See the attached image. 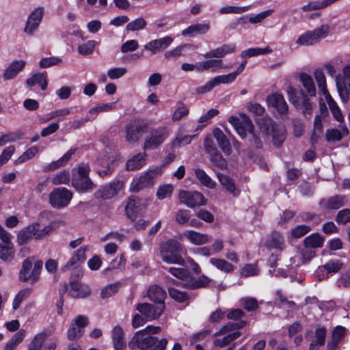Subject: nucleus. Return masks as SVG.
I'll return each mask as SVG.
<instances>
[{
    "label": "nucleus",
    "instance_id": "f257e3e1",
    "mask_svg": "<svg viewBox=\"0 0 350 350\" xmlns=\"http://www.w3.org/2000/svg\"><path fill=\"white\" fill-rule=\"evenodd\" d=\"M228 121L241 138H245L249 134L251 137L250 141L252 146L256 148L262 146L260 140L253 132L254 126L248 116L245 114L241 115L239 117L231 116Z\"/></svg>",
    "mask_w": 350,
    "mask_h": 350
},
{
    "label": "nucleus",
    "instance_id": "f03ea898",
    "mask_svg": "<svg viewBox=\"0 0 350 350\" xmlns=\"http://www.w3.org/2000/svg\"><path fill=\"white\" fill-rule=\"evenodd\" d=\"M167 344L166 338L158 340L155 336L145 335L137 331L129 342V347L131 349L146 350L153 347L154 350H164Z\"/></svg>",
    "mask_w": 350,
    "mask_h": 350
},
{
    "label": "nucleus",
    "instance_id": "7ed1b4c3",
    "mask_svg": "<svg viewBox=\"0 0 350 350\" xmlns=\"http://www.w3.org/2000/svg\"><path fill=\"white\" fill-rule=\"evenodd\" d=\"M245 325V321H241L238 323L229 322L223 325L214 334V336H224L221 338H215L213 345L215 347L223 348L232 341L236 340L241 335L239 329Z\"/></svg>",
    "mask_w": 350,
    "mask_h": 350
},
{
    "label": "nucleus",
    "instance_id": "20e7f679",
    "mask_svg": "<svg viewBox=\"0 0 350 350\" xmlns=\"http://www.w3.org/2000/svg\"><path fill=\"white\" fill-rule=\"evenodd\" d=\"M183 250L182 245L175 239H169L160 245V255L163 262L168 264L184 265L185 260L178 253Z\"/></svg>",
    "mask_w": 350,
    "mask_h": 350
},
{
    "label": "nucleus",
    "instance_id": "39448f33",
    "mask_svg": "<svg viewBox=\"0 0 350 350\" xmlns=\"http://www.w3.org/2000/svg\"><path fill=\"white\" fill-rule=\"evenodd\" d=\"M90 167L88 164L81 163L72 171V185L78 191L87 192L92 190L95 185L90 179Z\"/></svg>",
    "mask_w": 350,
    "mask_h": 350
},
{
    "label": "nucleus",
    "instance_id": "423d86ee",
    "mask_svg": "<svg viewBox=\"0 0 350 350\" xmlns=\"http://www.w3.org/2000/svg\"><path fill=\"white\" fill-rule=\"evenodd\" d=\"M257 124L260 132L271 135L275 146H280L285 139V129L282 124H275L269 118H258Z\"/></svg>",
    "mask_w": 350,
    "mask_h": 350
},
{
    "label": "nucleus",
    "instance_id": "0eeeda50",
    "mask_svg": "<svg viewBox=\"0 0 350 350\" xmlns=\"http://www.w3.org/2000/svg\"><path fill=\"white\" fill-rule=\"evenodd\" d=\"M33 257H29L23 262L22 268L19 272L21 281H30L33 284L39 280L43 263L42 260H36L33 266Z\"/></svg>",
    "mask_w": 350,
    "mask_h": 350
},
{
    "label": "nucleus",
    "instance_id": "6e6552de",
    "mask_svg": "<svg viewBox=\"0 0 350 350\" xmlns=\"http://www.w3.org/2000/svg\"><path fill=\"white\" fill-rule=\"evenodd\" d=\"M329 31V25L323 24L313 31H307L301 35L297 39V43L304 46L313 45L318 43L322 38H325Z\"/></svg>",
    "mask_w": 350,
    "mask_h": 350
},
{
    "label": "nucleus",
    "instance_id": "1a4fd4ad",
    "mask_svg": "<svg viewBox=\"0 0 350 350\" xmlns=\"http://www.w3.org/2000/svg\"><path fill=\"white\" fill-rule=\"evenodd\" d=\"M168 136L169 131L166 127L161 126L152 130L145 139L144 150L157 148L163 143Z\"/></svg>",
    "mask_w": 350,
    "mask_h": 350
},
{
    "label": "nucleus",
    "instance_id": "9d476101",
    "mask_svg": "<svg viewBox=\"0 0 350 350\" xmlns=\"http://www.w3.org/2000/svg\"><path fill=\"white\" fill-rule=\"evenodd\" d=\"M72 198V193L65 187H58L53 190L49 195L51 206L56 208L66 206Z\"/></svg>",
    "mask_w": 350,
    "mask_h": 350
},
{
    "label": "nucleus",
    "instance_id": "9b49d317",
    "mask_svg": "<svg viewBox=\"0 0 350 350\" xmlns=\"http://www.w3.org/2000/svg\"><path fill=\"white\" fill-rule=\"evenodd\" d=\"M224 67L223 61L221 59H206L193 64L184 63L181 66V68L184 71L196 70L198 72H203L210 69L224 68Z\"/></svg>",
    "mask_w": 350,
    "mask_h": 350
},
{
    "label": "nucleus",
    "instance_id": "f8f14e48",
    "mask_svg": "<svg viewBox=\"0 0 350 350\" xmlns=\"http://www.w3.org/2000/svg\"><path fill=\"white\" fill-rule=\"evenodd\" d=\"M159 173L160 170L159 169L150 170L146 172L139 178L133 180L131 185V190L133 192H138L141 189L153 185L155 178Z\"/></svg>",
    "mask_w": 350,
    "mask_h": 350
},
{
    "label": "nucleus",
    "instance_id": "ddd939ff",
    "mask_svg": "<svg viewBox=\"0 0 350 350\" xmlns=\"http://www.w3.org/2000/svg\"><path fill=\"white\" fill-rule=\"evenodd\" d=\"M124 187L123 181L114 180L94 193V197L99 200H107L116 196Z\"/></svg>",
    "mask_w": 350,
    "mask_h": 350
},
{
    "label": "nucleus",
    "instance_id": "4468645a",
    "mask_svg": "<svg viewBox=\"0 0 350 350\" xmlns=\"http://www.w3.org/2000/svg\"><path fill=\"white\" fill-rule=\"evenodd\" d=\"M136 310L144 316L146 320L157 319L165 310V304L153 306L149 303H142L136 305Z\"/></svg>",
    "mask_w": 350,
    "mask_h": 350
},
{
    "label": "nucleus",
    "instance_id": "2eb2a0df",
    "mask_svg": "<svg viewBox=\"0 0 350 350\" xmlns=\"http://www.w3.org/2000/svg\"><path fill=\"white\" fill-rule=\"evenodd\" d=\"M178 198L180 203L190 208L202 206L206 203L204 196L198 191L181 190L179 192Z\"/></svg>",
    "mask_w": 350,
    "mask_h": 350
},
{
    "label": "nucleus",
    "instance_id": "dca6fc26",
    "mask_svg": "<svg viewBox=\"0 0 350 350\" xmlns=\"http://www.w3.org/2000/svg\"><path fill=\"white\" fill-rule=\"evenodd\" d=\"M88 319L83 315L77 316L71 323L67 332V337L70 340H75L82 336L84 327L88 325Z\"/></svg>",
    "mask_w": 350,
    "mask_h": 350
},
{
    "label": "nucleus",
    "instance_id": "f3484780",
    "mask_svg": "<svg viewBox=\"0 0 350 350\" xmlns=\"http://www.w3.org/2000/svg\"><path fill=\"white\" fill-rule=\"evenodd\" d=\"M148 129V122L128 124L125 129V139L129 142H136L142 138L144 133H147Z\"/></svg>",
    "mask_w": 350,
    "mask_h": 350
},
{
    "label": "nucleus",
    "instance_id": "a211bd4d",
    "mask_svg": "<svg viewBox=\"0 0 350 350\" xmlns=\"http://www.w3.org/2000/svg\"><path fill=\"white\" fill-rule=\"evenodd\" d=\"M342 72V77H336V83L341 98L346 100L350 92V66L344 67Z\"/></svg>",
    "mask_w": 350,
    "mask_h": 350
},
{
    "label": "nucleus",
    "instance_id": "6ab92c4d",
    "mask_svg": "<svg viewBox=\"0 0 350 350\" xmlns=\"http://www.w3.org/2000/svg\"><path fill=\"white\" fill-rule=\"evenodd\" d=\"M213 135L217 140V142L223 152L226 155H230L232 153L231 140L232 136H227L219 128H216L213 131Z\"/></svg>",
    "mask_w": 350,
    "mask_h": 350
},
{
    "label": "nucleus",
    "instance_id": "aec40b11",
    "mask_svg": "<svg viewBox=\"0 0 350 350\" xmlns=\"http://www.w3.org/2000/svg\"><path fill=\"white\" fill-rule=\"evenodd\" d=\"M347 202L346 196L338 194L321 200L319 204L328 210H336L344 206Z\"/></svg>",
    "mask_w": 350,
    "mask_h": 350
},
{
    "label": "nucleus",
    "instance_id": "412c9836",
    "mask_svg": "<svg viewBox=\"0 0 350 350\" xmlns=\"http://www.w3.org/2000/svg\"><path fill=\"white\" fill-rule=\"evenodd\" d=\"M91 293L90 288L77 280L70 282V288L68 289V295L72 298H84L89 296Z\"/></svg>",
    "mask_w": 350,
    "mask_h": 350
},
{
    "label": "nucleus",
    "instance_id": "4be33fe9",
    "mask_svg": "<svg viewBox=\"0 0 350 350\" xmlns=\"http://www.w3.org/2000/svg\"><path fill=\"white\" fill-rule=\"evenodd\" d=\"M39 224L34 223L21 229L17 235V243L22 245L26 244L29 240L37 239V232Z\"/></svg>",
    "mask_w": 350,
    "mask_h": 350
},
{
    "label": "nucleus",
    "instance_id": "5701e85b",
    "mask_svg": "<svg viewBox=\"0 0 350 350\" xmlns=\"http://www.w3.org/2000/svg\"><path fill=\"white\" fill-rule=\"evenodd\" d=\"M236 45L234 44H226L219 47L213 49L204 55L206 59H221L227 54L235 51Z\"/></svg>",
    "mask_w": 350,
    "mask_h": 350
},
{
    "label": "nucleus",
    "instance_id": "b1692460",
    "mask_svg": "<svg viewBox=\"0 0 350 350\" xmlns=\"http://www.w3.org/2000/svg\"><path fill=\"white\" fill-rule=\"evenodd\" d=\"M90 245H87L82 246L76 251H75L71 258L63 267L62 270L66 271L73 266L84 262L86 259L85 253L90 249Z\"/></svg>",
    "mask_w": 350,
    "mask_h": 350
},
{
    "label": "nucleus",
    "instance_id": "393cba45",
    "mask_svg": "<svg viewBox=\"0 0 350 350\" xmlns=\"http://www.w3.org/2000/svg\"><path fill=\"white\" fill-rule=\"evenodd\" d=\"M267 101L269 105L275 109L279 113L285 115L288 113V105L282 94H270L267 97Z\"/></svg>",
    "mask_w": 350,
    "mask_h": 350
},
{
    "label": "nucleus",
    "instance_id": "a878e982",
    "mask_svg": "<svg viewBox=\"0 0 350 350\" xmlns=\"http://www.w3.org/2000/svg\"><path fill=\"white\" fill-rule=\"evenodd\" d=\"M172 41L173 38L172 37L165 36L149 42L144 46V49L150 51L152 54H155L167 49Z\"/></svg>",
    "mask_w": 350,
    "mask_h": 350
},
{
    "label": "nucleus",
    "instance_id": "bb28decb",
    "mask_svg": "<svg viewBox=\"0 0 350 350\" xmlns=\"http://www.w3.org/2000/svg\"><path fill=\"white\" fill-rule=\"evenodd\" d=\"M111 338L114 350H126V342L124 332L120 325H116L113 328Z\"/></svg>",
    "mask_w": 350,
    "mask_h": 350
},
{
    "label": "nucleus",
    "instance_id": "cd10ccee",
    "mask_svg": "<svg viewBox=\"0 0 350 350\" xmlns=\"http://www.w3.org/2000/svg\"><path fill=\"white\" fill-rule=\"evenodd\" d=\"M183 237L187 239L189 242L196 245H202L211 241V237L194 230H186Z\"/></svg>",
    "mask_w": 350,
    "mask_h": 350
},
{
    "label": "nucleus",
    "instance_id": "c85d7f7f",
    "mask_svg": "<svg viewBox=\"0 0 350 350\" xmlns=\"http://www.w3.org/2000/svg\"><path fill=\"white\" fill-rule=\"evenodd\" d=\"M26 65L24 60L13 61L4 70L3 78L4 80H11L14 79L18 74L23 70Z\"/></svg>",
    "mask_w": 350,
    "mask_h": 350
},
{
    "label": "nucleus",
    "instance_id": "c756f323",
    "mask_svg": "<svg viewBox=\"0 0 350 350\" xmlns=\"http://www.w3.org/2000/svg\"><path fill=\"white\" fill-rule=\"evenodd\" d=\"M146 204H142L141 200L135 196H131L129 198L125 211L127 216L132 220H135L138 211L145 207Z\"/></svg>",
    "mask_w": 350,
    "mask_h": 350
},
{
    "label": "nucleus",
    "instance_id": "7c9ffc66",
    "mask_svg": "<svg viewBox=\"0 0 350 350\" xmlns=\"http://www.w3.org/2000/svg\"><path fill=\"white\" fill-rule=\"evenodd\" d=\"M147 296L150 301L158 304V305L165 304L164 300L166 297V292L158 285L150 286L147 291Z\"/></svg>",
    "mask_w": 350,
    "mask_h": 350
},
{
    "label": "nucleus",
    "instance_id": "2f4dec72",
    "mask_svg": "<svg viewBox=\"0 0 350 350\" xmlns=\"http://www.w3.org/2000/svg\"><path fill=\"white\" fill-rule=\"evenodd\" d=\"M327 330L324 327H318L314 332V336L310 342L309 350H319L325 345Z\"/></svg>",
    "mask_w": 350,
    "mask_h": 350
},
{
    "label": "nucleus",
    "instance_id": "473e14b6",
    "mask_svg": "<svg viewBox=\"0 0 350 350\" xmlns=\"http://www.w3.org/2000/svg\"><path fill=\"white\" fill-rule=\"evenodd\" d=\"M349 134V129L345 125H339V129H332L326 131L325 138L328 142H338Z\"/></svg>",
    "mask_w": 350,
    "mask_h": 350
},
{
    "label": "nucleus",
    "instance_id": "72a5a7b5",
    "mask_svg": "<svg viewBox=\"0 0 350 350\" xmlns=\"http://www.w3.org/2000/svg\"><path fill=\"white\" fill-rule=\"evenodd\" d=\"M265 245L267 248L282 250L284 247L283 237L278 232H273L267 238Z\"/></svg>",
    "mask_w": 350,
    "mask_h": 350
},
{
    "label": "nucleus",
    "instance_id": "f704fd0d",
    "mask_svg": "<svg viewBox=\"0 0 350 350\" xmlns=\"http://www.w3.org/2000/svg\"><path fill=\"white\" fill-rule=\"evenodd\" d=\"M299 81L310 96H315L316 88L313 79L308 74L301 72L299 76Z\"/></svg>",
    "mask_w": 350,
    "mask_h": 350
},
{
    "label": "nucleus",
    "instance_id": "c9c22d12",
    "mask_svg": "<svg viewBox=\"0 0 350 350\" xmlns=\"http://www.w3.org/2000/svg\"><path fill=\"white\" fill-rule=\"evenodd\" d=\"M211 279L207 276L202 275L198 279H196L191 275L189 280L185 282V287L191 289L204 288L208 286Z\"/></svg>",
    "mask_w": 350,
    "mask_h": 350
},
{
    "label": "nucleus",
    "instance_id": "e433bc0d",
    "mask_svg": "<svg viewBox=\"0 0 350 350\" xmlns=\"http://www.w3.org/2000/svg\"><path fill=\"white\" fill-rule=\"evenodd\" d=\"M146 154L145 153H139L135 155L132 159H129L126 164L127 170H136L145 164Z\"/></svg>",
    "mask_w": 350,
    "mask_h": 350
},
{
    "label": "nucleus",
    "instance_id": "4c0bfd02",
    "mask_svg": "<svg viewBox=\"0 0 350 350\" xmlns=\"http://www.w3.org/2000/svg\"><path fill=\"white\" fill-rule=\"evenodd\" d=\"M165 269L172 275L180 280L178 284L185 287V282L189 280V278H191V275L187 269L175 267H169Z\"/></svg>",
    "mask_w": 350,
    "mask_h": 350
},
{
    "label": "nucleus",
    "instance_id": "58836bf2",
    "mask_svg": "<svg viewBox=\"0 0 350 350\" xmlns=\"http://www.w3.org/2000/svg\"><path fill=\"white\" fill-rule=\"evenodd\" d=\"M26 83L28 86H33L38 84L42 90H44L48 85L46 73H36L27 79Z\"/></svg>",
    "mask_w": 350,
    "mask_h": 350
},
{
    "label": "nucleus",
    "instance_id": "ea45409f",
    "mask_svg": "<svg viewBox=\"0 0 350 350\" xmlns=\"http://www.w3.org/2000/svg\"><path fill=\"white\" fill-rule=\"evenodd\" d=\"M217 177L221 185L225 187L228 192L232 193L234 196L239 195V192L237 189L233 180L230 177L220 173L217 174Z\"/></svg>",
    "mask_w": 350,
    "mask_h": 350
},
{
    "label": "nucleus",
    "instance_id": "a19ab883",
    "mask_svg": "<svg viewBox=\"0 0 350 350\" xmlns=\"http://www.w3.org/2000/svg\"><path fill=\"white\" fill-rule=\"evenodd\" d=\"M210 263L215 267L217 269L228 273L234 271V266L227 260L222 258H211Z\"/></svg>",
    "mask_w": 350,
    "mask_h": 350
},
{
    "label": "nucleus",
    "instance_id": "79ce46f5",
    "mask_svg": "<svg viewBox=\"0 0 350 350\" xmlns=\"http://www.w3.org/2000/svg\"><path fill=\"white\" fill-rule=\"evenodd\" d=\"M209 29V26L205 23H196L189 26L187 29L183 31V35L194 36L196 35L206 33Z\"/></svg>",
    "mask_w": 350,
    "mask_h": 350
},
{
    "label": "nucleus",
    "instance_id": "37998d69",
    "mask_svg": "<svg viewBox=\"0 0 350 350\" xmlns=\"http://www.w3.org/2000/svg\"><path fill=\"white\" fill-rule=\"evenodd\" d=\"M324 239L318 233H313L304 239V245L306 247L319 248L323 247Z\"/></svg>",
    "mask_w": 350,
    "mask_h": 350
},
{
    "label": "nucleus",
    "instance_id": "c03bdc74",
    "mask_svg": "<svg viewBox=\"0 0 350 350\" xmlns=\"http://www.w3.org/2000/svg\"><path fill=\"white\" fill-rule=\"evenodd\" d=\"M195 175L198 180L204 186L210 189H213L215 187V182L209 176H208L204 170L199 168L196 169Z\"/></svg>",
    "mask_w": 350,
    "mask_h": 350
},
{
    "label": "nucleus",
    "instance_id": "a18cd8bd",
    "mask_svg": "<svg viewBox=\"0 0 350 350\" xmlns=\"http://www.w3.org/2000/svg\"><path fill=\"white\" fill-rule=\"evenodd\" d=\"M25 331L21 329L15 333L11 339L5 345L3 350H15L16 347L23 340Z\"/></svg>",
    "mask_w": 350,
    "mask_h": 350
},
{
    "label": "nucleus",
    "instance_id": "49530a36",
    "mask_svg": "<svg viewBox=\"0 0 350 350\" xmlns=\"http://www.w3.org/2000/svg\"><path fill=\"white\" fill-rule=\"evenodd\" d=\"M46 338L47 334L45 332L37 334L29 344L28 350H41Z\"/></svg>",
    "mask_w": 350,
    "mask_h": 350
},
{
    "label": "nucleus",
    "instance_id": "de8ad7c7",
    "mask_svg": "<svg viewBox=\"0 0 350 350\" xmlns=\"http://www.w3.org/2000/svg\"><path fill=\"white\" fill-rule=\"evenodd\" d=\"M14 256L13 243L8 245H0V258L3 261H11Z\"/></svg>",
    "mask_w": 350,
    "mask_h": 350
},
{
    "label": "nucleus",
    "instance_id": "09e8293b",
    "mask_svg": "<svg viewBox=\"0 0 350 350\" xmlns=\"http://www.w3.org/2000/svg\"><path fill=\"white\" fill-rule=\"evenodd\" d=\"M323 118L321 115H317L315 116L313 126V132L311 136V140L312 142H317L323 133Z\"/></svg>",
    "mask_w": 350,
    "mask_h": 350
},
{
    "label": "nucleus",
    "instance_id": "8fccbe9b",
    "mask_svg": "<svg viewBox=\"0 0 350 350\" xmlns=\"http://www.w3.org/2000/svg\"><path fill=\"white\" fill-rule=\"evenodd\" d=\"M31 293V289L29 288H24L21 290L17 295L15 296L13 304H12V308L14 310H17L20 306L21 304L23 302V300L26 299Z\"/></svg>",
    "mask_w": 350,
    "mask_h": 350
},
{
    "label": "nucleus",
    "instance_id": "3c124183",
    "mask_svg": "<svg viewBox=\"0 0 350 350\" xmlns=\"http://www.w3.org/2000/svg\"><path fill=\"white\" fill-rule=\"evenodd\" d=\"M210 161L213 165L219 167L220 169H225L227 166V163L225 159L222 157L221 154L218 150L214 152L208 154Z\"/></svg>",
    "mask_w": 350,
    "mask_h": 350
},
{
    "label": "nucleus",
    "instance_id": "603ef678",
    "mask_svg": "<svg viewBox=\"0 0 350 350\" xmlns=\"http://www.w3.org/2000/svg\"><path fill=\"white\" fill-rule=\"evenodd\" d=\"M314 77L317 83L320 92H321L322 94H327L328 91L327 90L325 77L323 71L320 70H315Z\"/></svg>",
    "mask_w": 350,
    "mask_h": 350
},
{
    "label": "nucleus",
    "instance_id": "864d4df0",
    "mask_svg": "<svg viewBox=\"0 0 350 350\" xmlns=\"http://www.w3.org/2000/svg\"><path fill=\"white\" fill-rule=\"evenodd\" d=\"M271 51L272 50L268 46L265 48H250L247 50L242 51L241 56L243 57H253L259 55L267 54Z\"/></svg>",
    "mask_w": 350,
    "mask_h": 350
},
{
    "label": "nucleus",
    "instance_id": "5fc2aeb1",
    "mask_svg": "<svg viewBox=\"0 0 350 350\" xmlns=\"http://www.w3.org/2000/svg\"><path fill=\"white\" fill-rule=\"evenodd\" d=\"M38 151L39 149L37 146H32L28 148L16 160V163L21 164L32 159L38 152Z\"/></svg>",
    "mask_w": 350,
    "mask_h": 350
},
{
    "label": "nucleus",
    "instance_id": "6e6d98bb",
    "mask_svg": "<svg viewBox=\"0 0 350 350\" xmlns=\"http://www.w3.org/2000/svg\"><path fill=\"white\" fill-rule=\"evenodd\" d=\"M300 106L304 116L310 119L312 116V105L308 98V96L304 93H303V98Z\"/></svg>",
    "mask_w": 350,
    "mask_h": 350
},
{
    "label": "nucleus",
    "instance_id": "4d7b16f0",
    "mask_svg": "<svg viewBox=\"0 0 350 350\" xmlns=\"http://www.w3.org/2000/svg\"><path fill=\"white\" fill-rule=\"evenodd\" d=\"M189 44H183L178 46L172 50L167 51L164 53V57L167 59L177 58L183 54V51L186 48H189Z\"/></svg>",
    "mask_w": 350,
    "mask_h": 350
},
{
    "label": "nucleus",
    "instance_id": "13d9d810",
    "mask_svg": "<svg viewBox=\"0 0 350 350\" xmlns=\"http://www.w3.org/2000/svg\"><path fill=\"white\" fill-rule=\"evenodd\" d=\"M174 190L171 185H163L160 186L157 191V197L159 200L170 198Z\"/></svg>",
    "mask_w": 350,
    "mask_h": 350
},
{
    "label": "nucleus",
    "instance_id": "bf43d9fd",
    "mask_svg": "<svg viewBox=\"0 0 350 350\" xmlns=\"http://www.w3.org/2000/svg\"><path fill=\"white\" fill-rule=\"evenodd\" d=\"M273 10H267L254 16H245L243 19L245 22H261L266 19L273 13Z\"/></svg>",
    "mask_w": 350,
    "mask_h": 350
},
{
    "label": "nucleus",
    "instance_id": "052dcab7",
    "mask_svg": "<svg viewBox=\"0 0 350 350\" xmlns=\"http://www.w3.org/2000/svg\"><path fill=\"white\" fill-rule=\"evenodd\" d=\"M70 180V173L68 171L62 170L53 178L52 183L53 185L67 184Z\"/></svg>",
    "mask_w": 350,
    "mask_h": 350
},
{
    "label": "nucleus",
    "instance_id": "680f3d73",
    "mask_svg": "<svg viewBox=\"0 0 350 350\" xmlns=\"http://www.w3.org/2000/svg\"><path fill=\"white\" fill-rule=\"evenodd\" d=\"M21 139V134L16 132H10L0 137V146L5 145L7 143L15 142Z\"/></svg>",
    "mask_w": 350,
    "mask_h": 350
},
{
    "label": "nucleus",
    "instance_id": "e2e57ef3",
    "mask_svg": "<svg viewBox=\"0 0 350 350\" xmlns=\"http://www.w3.org/2000/svg\"><path fill=\"white\" fill-rule=\"evenodd\" d=\"M168 292L170 296L174 300L178 302H184L188 299V295L186 293L180 291L174 288L168 287Z\"/></svg>",
    "mask_w": 350,
    "mask_h": 350
},
{
    "label": "nucleus",
    "instance_id": "0e129e2a",
    "mask_svg": "<svg viewBox=\"0 0 350 350\" xmlns=\"http://www.w3.org/2000/svg\"><path fill=\"white\" fill-rule=\"evenodd\" d=\"M96 44V42L94 40H90L85 44H80L78 46V52L82 55H88L94 50Z\"/></svg>",
    "mask_w": 350,
    "mask_h": 350
},
{
    "label": "nucleus",
    "instance_id": "69168bd1",
    "mask_svg": "<svg viewBox=\"0 0 350 350\" xmlns=\"http://www.w3.org/2000/svg\"><path fill=\"white\" fill-rule=\"evenodd\" d=\"M338 224H346L350 222V209L344 208L339 211L335 218Z\"/></svg>",
    "mask_w": 350,
    "mask_h": 350
},
{
    "label": "nucleus",
    "instance_id": "338daca9",
    "mask_svg": "<svg viewBox=\"0 0 350 350\" xmlns=\"http://www.w3.org/2000/svg\"><path fill=\"white\" fill-rule=\"evenodd\" d=\"M342 267V263L339 260H331L323 265V268L329 273H336Z\"/></svg>",
    "mask_w": 350,
    "mask_h": 350
},
{
    "label": "nucleus",
    "instance_id": "774afa93",
    "mask_svg": "<svg viewBox=\"0 0 350 350\" xmlns=\"http://www.w3.org/2000/svg\"><path fill=\"white\" fill-rule=\"evenodd\" d=\"M310 230L311 228L309 226L299 225L292 230L291 235L293 238L299 239L308 233Z\"/></svg>",
    "mask_w": 350,
    "mask_h": 350
}]
</instances>
